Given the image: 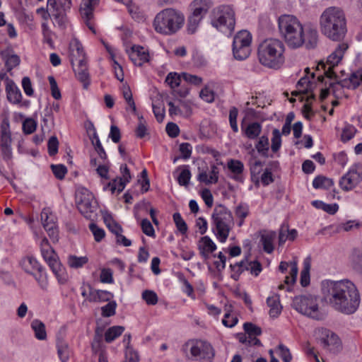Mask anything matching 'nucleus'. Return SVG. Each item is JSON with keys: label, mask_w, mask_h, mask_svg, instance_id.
<instances>
[{"label": "nucleus", "mask_w": 362, "mask_h": 362, "mask_svg": "<svg viewBox=\"0 0 362 362\" xmlns=\"http://www.w3.org/2000/svg\"><path fill=\"white\" fill-rule=\"evenodd\" d=\"M51 168L54 176L59 180H62L67 173L66 166L62 164L52 165Z\"/></svg>", "instance_id": "nucleus-60"}, {"label": "nucleus", "mask_w": 362, "mask_h": 362, "mask_svg": "<svg viewBox=\"0 0 362 362\" xmlns=\"http://www.w3.org/2000/svg\"><path fill=\"white\" fill-rule=\"evenodd\" d=\"M59 141L55 136H51L48 141V152L49 156H53L58 151Z\"/></svg>", "instance_id": "nucleus-62"}, {"label": "nucleus", "mask_w": 362, "mask_h": 362, "mask_svg": "<svg viewBox=\"0 0 362 362\" xmlns=\"http://www.w3.org/2000/svg\"><path fill=\"white\" fill-rule=\"evenodd\" d=\"M320 343L324 348H329L331 350L337 349L340 345L338 336L334 333L328 334L326 337L322 338Z\"/></svg>", "instance_id": "nucleus-31"}, {"label": "nucleus", "mask_w": 362, "mask_h": 362, "mask_svg": "<svg viewBox=\"0 0 362 362\" xmlns=\"http://www.w3.org/2000/svg\"><path fill=\"white\" fill-rule=\"evenodd\" d=\"M71 47H74L70 59L74 71L77 78L83 82L84 87L86 88L89 74L83 49L81 44L76 40L71 44Z\"/></svg>", "instance_id": "nucleus-8"}, {"label": "nucleus", "mask_w": 362, "mask_h": 362, "mask_svg": "<svg viewBox=\"0 0 362 362\" xmlns=\"http://www.w3.org/2000/svg\"><path fill=\"white\" fill-rule=\"evenodd\" d=\"M185 20V16L180 11L173 8H164L156 15L153 27L157 33L173 35L182 28Z\"/></svg>", "instance_id": "nucleus-4"}, {"label": "nucleus", "mask_w": 362, "mask_h": 362, "mask_svg": "<svg viewBox=\"0 0 362 362\" xmlns=\"http://www.w3.org/2000/svg\"><path fill=\"white\" fill-rule=\"evenodd\" d=\"M278 349L280 351L279 356L284 362H290L292 359V356L289 349L283 344H279Z\"/></svg>", "instance_id": "nucleus-64"}, {"label": "nucleus", "mask_w": 362, "mask_h": 362, "mask_svg": "<svg viewBox=\"0 0 362 362\" xmlns=\"http://www.w3.org/2000/svg\"><path fill=\"white\" fill-rule=\"evenodd\" d=\"M88 262V258L86 256L77 257L76 255H69L67 259V264L71 268L78 269L81 268Z\"/></svg>", "instance_id": "nucleus-39"}, {"label": "nucleus", "mask_w": 362, "mask_h": 362, "mask_svg": "<svg viewBox=\"0 0 362 362\" xmlns=\"http://www.w3.org/2000/svg\"><path fill=\"white\" fill-rule=\"evenodd\" d=\"M122 94L124 100H126L127 103L129 105V107L132 108L133 112L134 114H136V107L132 97V93L130 90V88L129 86H124L122 89Z\"/></svg>", "instance_id": "nucleus-51"}, {"label": "nucleus", "mask_w": 362, "mask_h": 362, "mask_svg": "<svg viewBox=\"0 0 362 362\" xmlns=\"http://www.w3.org/2000/svg\"><path fill=\"white\" fill-rule=\"evenodd\" d=\"M214 357V351L209 343L202 342L201 362H211Z\"/></svg>", "instance_id": "nucleus-35"}, {"label": "nucleus", "mask_w": 362, "mask_h": 362, "mask_svg": "<svg viewBox=\"0 0 362 362\" xmlns=\"http://www.w3.org/2000/svg\"><path fill=\"white\" fill-rule=\"evenodd\" d=\"M235 24V12L230 6L221 5L213 10L211 25L217 30L230 34L234 30Z\"/></svg>", "instance_id": "nucleus-7"}, {"label": "nucleus", "mask_w": 362, "mask_h": 362, "mask_svg": "<svg viewBox=\"0 0 362 362\" xmlns=\"http://www.w3.org/2000/svg\"><path fill=\"white\" fill-rule=\"evenodd\" d=\"M231 269L235 273L232 274L231 277L235 280H237L239 275L243 272L245 269L246 267H248V262L247 261L243 260L240 262H237L235 264H230Z\"/></svg>", "instance_id": "nucleus-50"}, {"label": "nucleus", "mask_w": 362, "mask_h": 362, "mask_svg": "<svg viewBox=\"0 0 362 362\" xmlns=\"http://www.w3.org/2000/svg\"><path fill=\"white\" fill-rule=\"evenodd\" d=\"M276 238V233L272 230H264L261 234L260 242L264 250L267 253H272L274 250L273 242Z\"/></svg>", "instance_id": "nucleus-24"}, {"label": "nucleus", "mask_w": 362, "mask_h": 362, "mask_svg": "<svg viewBox=\"0 0 362 362\" xmlns=\"http://www.w3.org/2000/svg\"><path fill=\"white\" fill-rule=\"evenodd\" d=\"M267 305L269 307V315L272 317H276L281 310V305L279 302V297L277 295L268 297L267 299Z\"/></svg>", "instance_id": "nucleus-29"}, {"label": "nucleus", "mask_w": 362, "mask_h": 362, "mask_svg": "<svg viewBox=\"0 0 362 362\" xmlns=\"http://www.w3.org/2000/svg\"><path fill=\"white\" fill-rule=\"evenodd\" d=\"M181 78H182V74L180 75L175 72H170L167 75L165 82L174 90L175 88L180 85Z\"/></svg>", "instance_id": "nucleus-45"}, {"label": "nucleus", "mask_w": 362, "mask_h": 362, "mask_svg": "<svg viewBox=\"0 0 362 362\" xmlns=\"http://www.w3.org/2000/svg\"><path fill=\"white\" fill-rule=\"evenodd\" d=\"M202 18L203 17L193 13L189 16L187 21V30L189 33L193 34L196 32Z\"/></svg>", "instance_id": "nucleus-40"}, {"label": "nucleus", "mask_w": 362, "mask_h": 362, "mask_svg": "<svg viewBox=\"0 0 362 362\" xmlns=\"http://www.w3.org/2000/svg\"><path fill=\"white\" fill-rule=\"evenodd\" d=\"M321 291L326 303L339 313L351 315L359 307V292L356 285L348 279L323 281Z\"/></svg>", "instance_id": "nucleus-1"}, {"label": "nucleus", "mask_w": 362, "mask_h": 362, "mask_svg": "<svg viewBox=\"0 0 362 362\" xmlns=\"http://www.w3.org/2000/svg\"><path fill=\"white\" fill-rule=\"evenodd\" d=\"M37 127V124L33 119L28 118L23 122V130L25 134L33 133Z\"/></svg>", "instance_id": "nucleus-58"}, {"label": "nucleus", "mask_w": 362, "mask_h": 362, "mask_svg": "<svg viewBox=\"0 0 362 362\" xmlns=\"http://www.w3.org/2000/svg\"><path fill=\"white\" fill-rule=\"evenodd\" d=\"M125 359L129 362H139V356L138 352L132 347H127V349H125Z\"/></svg>", "instance_id": "nucleus-63"}, {"label": "nucleus", "mask_w": 362, "mask_h": 362, "mask_svg": "<svg viewBox=\"0 0 362 362\" xmlns=\"http://www.w3.org/2000/svg\"><path fill=\"white\" fill-rule=\"evenodd\" d=\"M362 83V71H357L351 74L348 80L344 79L337 83L331 82L329 85L333 88V93L335 94L336 89L339 86L343 88L355 89Z\"/></svg>", "instance_id": "nucleus-18"}, {"label": "nucleus", "mask_w": 362, "mask_h": 362, "mask_svg": "<svg viewBox=\"0 0 362 362\" xmlns=\"http://www.w3.org/2000/svg\"><path fill=\"white\" fill-rule=\"evenodd\" d=\"M263 163L256 158H252L250 161V169L252 176L257 175L262 171Z\"/></svg>", "instance_id": "nucleus-59"}, {"label": "nucleus", "mask_w": 362, "mask_h": 362, "mask_svg": "<svg viewBox=\"0 0 362 362\" xmlns=\"http://www.w3.org/2000/svg\"><path fill=\"white\" fill-rule=\"evenodd\" d=\"M228 168L232 173L239 175L243 173L244 165L241 161L231 159L228 163Z\"/></svg>", "instance_id": "nucleus-53"}, {"label": "nucleus", "mask_w": 362, "mask_h": 362, "mask_svg": "<svg viewBox=\"0 0 362 362\" xmlns=\"http://www.w3.org/2000/svg\"><path fill=\"white\" fill-rule=\"evenodd\" d=\"M99 1L100 0H82L79 8L80 14L86 25L93 33H95V30L90 20L93 18V11Z\"/></svg>", "instance_id": "nucleus-17"}, {"label": "nucleus", "mask_w": 362, "mask_h": 362, "mask_svg": "<svg viewBox=\"0 0 362 362\" xmlns=\"http://www.w3.org/2000/svg\"><path fill=\"white\" fill-rule=\"evenodd\" d=\"M213 231L221 243H225L233 225V217L230 210L223 205L216 206L211 215Z\"/></svg>", "instance_id": "nucleus-6"}, {"label": "nucleus", "mask_w": 362, "mask_h": 362, "mask_svg": "<svg viewBox=\"0 0 362 362\" xmlns=\"http://www.w3.org/2000/svg\"><path fill=\"white\" fill-rule=\"evenodd\" d=\"M278 23L279 32L289 47L296 49L303 45L304 27L296 16L283 15Z\"/></svg>", "instance_id": "nucleus-5"}, {"label": "nucleus", "mask_w": 362, "mask_h": 362, "mask_svg": "<svg viewBox=\"0 0 362 362\" xmlns=\"http://www.w3.org/2000/svg\"><path fill=\"white\" fill-rule=\"evenodd\" d=\"M243 329L249 336V338L255 336H259L262 334V329L259 327L252 324V322H245L243 325Z\"/></svg>", "instance_id": "nucleus-47"}, {"label": "nucleus", "mask_w": 362, "mask_h": 362, "mask_svg": "<svg viewBox=\"0 0 362 362\" xmlns=\"http://www.w3.org/2000/svg\"><path fill=\"white\" fill-rule=\"evenodd\" d=\"M191 178V173L189 170L187 168V166H185L182 171L180 172L179 176L177 177V182L181 186H187L189 182V180Z\"/></svg>", "instance_id": "nucleus-55"}, {"label": "nucleus", "mask_w": 362, "mask_h": 362, "mask_svg": "<svg viewBox=\"0 0 362 362\" xmlns=\"http://www.w3.org/2000/svg\"><path fill=\"white\" fill-rule=\"evenodd\" d=\"M11 142L9 121L4 119L1 124L0 139L1 151L4 160H10L12 158Z\"/></svg>", "instance_id": "nucleus-15"}, {"label": "nucleus", "mask_w": 362, "mask_h": 362, "mask_svg": "<svg viewBox=\"0 0 362 362\" xmlns=\"http://www.w3.org/2000/svg\"><path fill=\"white\" fill-rule=\"evenodd\" d=\"M259 140L255 144L257 152L263 157L267 158L269 149V142L267 136L263 135L258 137Z\"/></svg>", "instance_id": "nucleus-34"}, {"label": "nucleus", "mask_w": 362, "mask_h": 362, "mask_svg": "<svg viewBox=\"0 0 362 362\" xmlns=\"http://www.w3.org/2000/svg\"><path fill=\"white\" fill-rule=\"evenodd\" d=\"M21 267L26 272L32 275L37 281L40 288L46 289L48 283L46 274L42 266L33 257H26L21 261Z\"/></svg>", "instance_id": "nucleus-10"}, {"label": "nucleus", "mask_w": 362, "mask_h": 362, "mask_svg": "<svg viewBox=\"0 0 362 362\" xmlns=\"http://www.w3.org/2000/svg\"><path fill=\"white\" fill-rule=\"evenodd\" d=\"M243 134L249 139L254 140L259 137L262 132V125L258 122H252L245 126L241 124Z\"/></svg>", "instance_id": "nucleus-21"}, {"label": "nucleus", "mask_w": 362, "mask_h": 362, "mask_svg": "<svg viewBox=\"0 0 362 362\" xmlns=\"http://www.w3.org/2000/svg\"><path fill=\"white\" fill-rule=\"evenodd\" d=\"M334 185V182L332 179L323 176L316 177L313 182V186L315 189L325 188L327 189Z\"/></svg>", "instance_id": "nucleus-41"}, {"label": "nucleus", "mask_w": 362, "mask_h": 362, "mask_svg": "<svg viewBox=\"0 0 362 362\" xmlns=\"http://www.w3.org/2000/svg\"><path fill=\"white\" fill-rule=\"evenodd\" d=\"M141 226L144 234L150 237L155 236V230L153 227L151 223L147 218H144L141 221Z\"/></svg>", "instance_id": "nucleus-61"}, {"label": "nucleus", "mask_w": 362, "mask_h": 362, "mask_svg": "<svg viewBox=\"0 0 362 362\" xmlns=\"http://www.w3.org/2000/svg\"><path fill=\"white\" fill-rule=\"evenodd\" d=\"M281 145V134L278 129L272 131V146L271 148L274 153L277 152Z\"/></svg>", "instance_id": "nucleus-46"}, {"label": "nucleus", "mask_w": 362, "mask_h": 362, "mask_svg": "<svg viewBox=\"0 0 362 362\" xmlns=\"http://www.w3.org/2000/svg\"><path fill=\"white\" fill-rule=\"evenodd\" d=\"M142 298L145 300L147 305H154L157 304L158 298L157 294L151 290H145L142 293Z\"/></svg>", "instance_id": "nucleus-52"}, {"label": "nucleus", "mask_w": 362, "mask_h": 362, "mask_svg": "<svg viewBox=\"0 0 362 362\" xmlns=\"http://www.w3.org/2000/svg\"><path fill=\"white\" fill-rule=\"evenodd\" d=\"M126 5L129 14L134 20L141 21L144 19V14L136 5L133 4L131 1H129Z\"/></svg>", "instance_id": "nucleus-43"}, {"label": "nucleus", "mask_w": 362, "mask_h": 362, "mask_svg": "<svg viewBox=\"0 0 362 362\" xmlns=\"http://www.w3.org/2000/svg\"><path fill=\"white\" fill-rule=\"evenodd\" d=\"M103 329L97 327L95 330L94 337L91 342V349L94 354L100 353L102 351Z\"/></svg>", "instance_id": "nucleus-30"}, {"label": "nucleus", "mask_w": 362, "mask_h": 362, "mask_svg": "<svg viewBox=\"0 0 362 362\" xmlns=\"http://www.w3.org/2000/svg\"><path fill=\"white\" fill-rule=\"evenodd\" d=\"M347 49L348 45L346 43L338 45L335 50L327 57V63L320 62L318 64V68L321 66L322 69H324V74L327 78L330 79H336L337 78L333 69L341 62Z\"/></svg>", "instance_id": "nucleus-12"}, {"label": "nucleus", "mask_w": 362, "mask_h": 362, "mask_svg": "<svg viewBox=\"0 0 362 362\" xmlns=\"http://www.w3.org/2000/svg\"><path fill=\"white\" fill-rule=\"evenodd\" d=\"M292 307L298 313L315 320H322L323 315L320 312L317 298L311 295L296 296Z\"/></svg>", "instance_id": "nucleus-9"}, {"label": "nucleus", "mask_w": 362, "mask_h": 362, "mask_svg": "<svg viewBox=\"0 0 362 362\" xmlns=\"http://www.w3.org/2000/svg\"><path fill=\"white\" fill-rule=\"evenodd\" d=\"M43 228L54 243L58 241L59 231L57 225L54 221V217L53 218H50L49 223H44Z\"/></svg>", "instance_id": "nucleus-33"}, {"label": "nucleus", "mask_w": 362, "mask_h": 362, "mask_svg": "<svg viewBox=\"0 0 362 362\" xmlns=\"http://www.w3.org/2000/svg\"><path fill=\"white\" fill-rule=\"evenodd\" d=\"M117 308V303L114 300H110L107 304L101 308L102 315L105 317H112L115 315Z\"/></svg>", "instance_id": "nucleus-49"}, {"label": "nucleus", "mask_w": 362, "mask_h": 362, "mask_svg": "<svg viewBox=\"0 0 362 362\" xmlns=\"http://www.w3.org/2000/svg\"><path fill=\"white\" fill-rule=\"evenodd\" d=\"M312 204L315 208L322 209L324 211L332 215L334 214L339 209L337 204H326L319 200L313 201Z\"/></svg>", "instance_id": "nucleus-38"}, {"label": "nucleus", "mask_w": 362, "mask_h": 362, "mask_svg": "<svg viewBox=\"0 0 362 362\" xmlns=\"http://www.w3.org/2000/svg\"><path fill=\"white\" fill-rule=\"evenodd\" d=\"M362 180V166L354 165L340 180L339 185L344 191L354 188Z\"/></svg>", "instance_id": "nucleus-16"}, {"label": "nucleus", "mask_w": 362, "mask_h": 362, "mask_svg": "<svg viewBox=\"0 0 362 362\" xmlns=\"http://www.w3.org/2000/svg\"><path fill=\"white\" fill-rule=\"evenodd\" d=\"M93 194L86 188L78 189L76 194V202L79 211L86 217L90 218L94 211Z\"/></svg>", "instance_id": "nucleus-13"}, {"label": "nucleus", "mask_w": 362, "mask_h": 362, "mask_svg": "<svg viewBox=\"0 0 362 362\" xmlns=\"http://www.w3.org/2000/svg\"><path fill=\"white\" fill-rule=\"evenodd\" d=\"M320 28L322 35L329 40L340 42L347 33L344 11L339 7L327 8L320 17Z\"/></svg>", "instance_id": "nucleus-2"}, {"label": "nucleus", "mask_w": 362, "mask_h": 362, "mask_svg": "<svg viewBox=\"0 0 362 362\" xmlns=\"http://www.w3.org/2000/svg\"><path fill=\"white\" fill-rule=\"evenodd\" d=\"M202 341H189L186 342L182 348V351L184 353H187L188 348L193 357L197 358V360L200 361L201 359V351H202Z\"/></svg>", "instance_id": "nucleus-28"}, {"label": "nucleus", "mask_w": 362, "mask_h": 362, "mask_svg": "<svg viewBox=\"0 0 362 362\" xmlns=\"http://www.w3.org/2000/svg\"><path fill=\"white\" fill-rule=\"evenodd\" d=\"M212 6L210 0H194L191 4L192 13L204 17Z\"/></svg>", "instance_id": "nucleus-23"}, {"label": "nucleus", "mask_w": 362, "mask_h": 362, "mask_svg": "<svg viewBox=\"0 0 362 362\" xmlns=\"http://www.w3.org/2000/svg\"><path fill=\"white\" fill-rule=\"evenodd\" d=\"M2 59L5 61L7 70L10 71L20 64V57L15 54H11L10 50H4L1 52Z\"/></svg>", "instance_id": "nucleus-26"}, {"label": "nucleus", "mask_w": 362, "mask_h": 362, "mask_svg": "<svg viewBox=\"0 0 362 362\" xmlns=\"http://www.w3.org/2000/svg\"><path fill=\"white\" fill-rule=\"evenodd\" d=\"M173 221L176 225L177 230L182 233L185 234L187 231V226L185 221L182 218L180 213H175L173 214Z\"/></svg>", "instance_id": "nucleus-54"}, {"label": "nucleus", "mask_w": 362, "mask_h": 362, "mask_svg": "<svg viewBox=\"0 0 362 362\" xmlns=\"http://www.w3.org/2000/svg\"><path fill=\"white\" fill-rule=\"evenodd\" d=\"M124 331L122 326H112L110 327L105 333V340L107 343H110L115 339L119 337Z\"/></svg>", "instance_id": "nucleus-36"}, {"label": "nucleus", "mask_w": 362, "mask_h": 362, "mask_svg": "<svg viewBox=\"0 0 362 362\" xmlns=\"http://www.w3.org/2000/svg\"><path fill=\"white\" fill-rule=\"evenodd\" d=\"M198 247L207 250V252H213L216 250V245L209 236H204L201 238Z\"/></svg>", "instance_id": "nucleus-44"}, {"label": "nucleus", "mask_w": 362, "mask_h": 362, "mask_svg": "<svg viewBox=\"0 0 362 362\" xmlns=\"http://www.w3.org/2000/svg\"><path fill=\"white\" fill-rule=\"evenodd\" d=\"M235 216L240 219L238 223V226H241L243 224L244 219L249 214V206L245 203H240L236 206L235 210Z\"/></svg>", "instance_id": "nucleus-42"}, {"label": "nucleus", "mask_w": 362, "mask_h": 362, "mask_svg": "<svg viewBox=\"0 0 362 362\" xmlns=\"http://www.w3.org/2000/svg\"><path fill=\"white\" fill-rule=\"evenodd\" d=\"M356 132V129L351 124H347L344 127L341 133V140L347 141L351 139Z\"/></svg>", "instance_id": "nucleus-56"}, {"label": "nucleus", "mask_w": 362, "mask_h": 362, "mask_svg": "<svg viewBox=\"0 0 362 362\" xmlns=\"http://www.w3.org/2000/svg\"><path fill=\"white\" fill-rule=\"evenodd\" d=\"M127 182L117 177L110 182L105 187V189H109L112 193H115L116 191L119 193L123 191Z\"/></svg>", "instance_id": "nucleus-37"}, {"label": "nucleus", "mask_w": 362, "mask_h": 362, "mask_svg": "<svg viewBox=\"0 0 362 362\" xmlns=\"http://www.w3.org/2000/svg\"><path fill=\"white\" fill-rule=\"evenodd\" d=\"M6 92L9 102L13 104H18L21 102V92L13 81L10 80L7 82Z\"/></svg>", "instance_id": "nucleus-22"}, {"label": "nucleus", "mask_w": 362, "mask_h": 362, "mask_svg": "<svg viewBox=\"0 0 362 362\" xmlns=\"http://www.w3.org/2000/svg\"><path fill=\"white\" fill-rule=\"evenodd\" d=\"M42 255L52 272L55 274L59 282L61 284L66 282L68 279L67 274L65 272L64 267L59 262L54 250L52 249L49 251H45L42 252Z\"/></svg>", "instance_id": "nucleus-14"}, {"label": "nucleus", "mask_w": 362, "mask_h": 362, "mask_svg": "<svg viewBox=\"0 0 362 362\" xmlns=\"http://www.w3.org/2000/svg\"><path fill=\"white\" fill-rule=\"evenodd\" d=\"M303 45L307 49L315 48L318 42V32L315 26L308 24L304 26Z\"/></svg>", "instance_id": "nucleus-19"}, {"label": "nucleus", "mask_w": 362, "mask_h": 362, "mask_svg": "<svg viewBox=\"0 0 362 362\" xmlns=\"http://www.w3.org/2000/svg\"><path fill=\"white\" fill-rule=\"evenodd\" d=\"M57 354L62 362H67L71 355V350L69 348V344L62 339H59L57 341Z\"/></svg>", "instance_id": "nucleus-25"}, {"label": "nucleus", "mask_w": 362, "mask_h": 362, "mask_svg": "<svg viewBox=\"0 0 362 362\" xmlns=\"http://www.w3.org/2000/svg\"><path fill=\"white\" fill-rule=\"evenodd\" d=\"M310 82L306 76L302 77L297 83L296 88L298 90L293 91L292 95H309Z\"/></svg>", "instance_id": "nucleus-32"}, {"label": "nucleus", "mask_w": 362, "mask_h": 362, "mask_svg": "<svg viewBox=\"0 0 362 362\" xmlns=\"http://www.w3.org/2000/svg\"><path fill=\"white\" fill-rule=\"evenodd\" d=\"M129 58L135 65L140 66L148 62L149 55L144 47L134 45L132 47Z\"/></svg>", "instance_id": "nucleus-20"}, {"label": "nucleus", "mask_w": 362, "mask_h": 362, "mask_svg": "<svg viewBox=\"0 0 362 362\" xmlns=\"http://www.w3.org/2000/svg\"><path fill=\"white\" fill-rule=\"evenodd\" d=\"M30 327L35 333V337L38 340L47 339V332L45 324L40 320L35 319L31 322Z\"/></svg>", "instance_id": "nucleus-27"}, {"label": "nucleus", "mask_w": 362, "mask_h": 362, "mask_svg": "<svg viewBox=\"0 0 362 362\" xmlns=\"http://www.w3.org/2000/svg\"><path fill=\"white\" fill-rule=\"evenodd\" d=\"M89 229L94 235V239L96 242H100L105 237V230L99 228L95 223H91L89 225Z\"/></svg>", "instance_id": "nucleus-57"}, {"label": "nucleus", "mask_w": 362, "mask_h": 362, "mask_svg": "<svg viewBox=\"0 0 362 362\" xmlns=\"http://www.w3.org/2000/svg\"><path fill=\"white\" fill-rule=\"evenodd\" d=\"M252 36L247 30H241L234 37L233 42V53L236 59L243 60L250 54Z\"/></svg>", "instance_id": "nucleus-11"}, {"label": "nucleus", "mask_w": 362, "mask_h": 362, "mask_svg": "<svg viewBox=\"0 0 362 362\" xmlns=\"http://www.w3.org/2000/svg\"><path fill=\"white\" fill-rule=\"evenodd\" d=\"M139 124L137 125V127L135 129L136 136L139 138L142 139L146 135L148 134V129L146 126V122L145 119H144L143 116H139Z\"/></svg>", "instance_id": "nucleus-48"}, {"label": "nucleus", "mask_w": 362, "mask_h": 362, "mask_svg": "<svg viewBox=\"0 0 362 362\" xmlns=\"http://www.w3.org/2000/svg\"><path fill=\"white\" fill-rule=\"evenodd\" d=\"M285 46L278 39H267L258 47V59L264 66L270 69H279L285 61L284 55Z\"/></svg>", "instance_id": "nucleus-3"}]
</instances>
